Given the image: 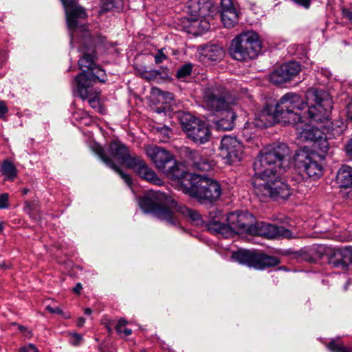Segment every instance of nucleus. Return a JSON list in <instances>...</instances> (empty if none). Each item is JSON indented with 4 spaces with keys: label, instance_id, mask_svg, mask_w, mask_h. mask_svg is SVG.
<instances>
[{
    "label": "nucleus",
    "instance_id": "15",
    "mask_svg": "<svg viewBox=\"0 0 352 352\" xmlns=\"http://www.w3.org/2000/svg\"><path fill=\"white\" fill-rule=\"evenodd\" d=\"M301 71V65L295 61L283 64L274 69L270 76V80L276 85H283L293 80Z\"/></svg>",
    "mask_w": 352,
    "mask_h": 352
},
{
    "label": "nucleus",
    "instance_id": "8",
    "mask_svg": "<svg viewBox=\"0 0 352 352\" xmlns=\"http://www.w3.org/2000/svg\"><path fill=\"white\" fill-rule=\"evenodd\" d=\"M261 48V41L257 33L248 31L241 33L232 40L229 52L235 60L247 61L256 58Z\"/></svg>",
    "mask_w": 352,
    "mask_h": 352
},
{
    "label": "nucleus",
    "instance_id": "12",
    "mask_svg": "<svg viewBox=\"0 0 352 352\" xmlns=\"http://www.w3.org/2000/svg\"><path fill=\"white\" fill-rule=\"evenodd\" d=\"M181 123L188 138L195 143L203 144L209 141L210 131L202 120L187 113L182 117Z\"/></svg>",
    "mask_w": 352,
    "mask_h": 352
},
{
    "label": "nucleus",
    "instance_id": "52",
    "mask_svg": "<svg viewBox=\"0 0 352 352\" xmlns=\"http://www.w3.org/2000/svg\"><path fill=\"white\" fill-rule=\"evenodd\" d=\"M17 327H18L19 330H20V331L25 330V329L23 326L18 325Z\"/></svg>",
    "mask_w": 352,
    "mask_h": 352
},
{
    "label": "nucleus",
    "instance_id": "40",
    "mask_svg": "<svg viewBox=\"0 0 352 352\" xmlns=\"http://www.w3.org/2000/svg\"><path fill=\"white\" fill-rule=\"evenodd\" d=\"M346 109L347 118L352 121V98L346 104Z\"/></svg>",
    "mask_w": 352,
    "mask_h": 352
},
{
    "label": "nucleus",
    "instance_id": "54",
    "mask_svg": "<svg viewBox=\"0 0 352 352\" xmlns=\"http://www.w3.org/2000/svg\"><path fill=\"white\" fill-rule=\"evenodd\" d=\"M349 285V281H347V282L346 283L345 285H344V290H346V289H347V287H348V285Z\"/></svg>",
    "mask_w": 352,
    "mask_h": 352
},
{
    "label": "nucleus",
    "instance_id": "55",
    "mask_svg": "<svg viewBox=\"0 0 352 352\" xmlns=\"http://www.w3.org/2000/svg\"><path fill=\"white\" fill-rule=\"evenodd\" d=\"M3 225L2 223H0V232L3 230Z\"/></svg>",
    "mask_w": 352,
    "mask_h": 352
},
{
    "label": "nucleus",
    "instance_id": "26",
    "mask_svg": "<svg viewBox=\"0 0 352 352\" xmlns=\"http://www.w3.org/2000/svg\"><path fill=\"white\" fill-rule=\"evenodd\" d=\"M222 113H226V117L218 120L215 122V126L219 131L232 130L234 126V120L236 118L235 112L233 111L232 107L230 110L223 111Z\"/></svg>",
    "mask_w": 352,
    "mask_h": 352
},
{
    "label": "nucleus",
    "instance_id": "39",
    "mask_svg": "<svg viewBox=\"0 0 352 352\" xmlns=\"http://www.w3.org/2000/svg\"><path fill=\"white\" fill-rule=\"evenodd\" d=\"M342 14L344 17L346 18L352 23V8H343L342 9Z\"/></svg>",
    "mask_w": 352,
    "mask_h": 352
},
{
    "label": "nucleus",
    "instance_id": "36",
    "mask_svg": "<svg viewBox=\"0 0 352 352\" xmlns=\"http://www.w3.org/2000/svg\"><path fill=\"white\" fill-rule=\"evenodd\" d=\"M155 72L153 70H144L140 73V76L147 80H155Z\"/></svg>",
    "mask_w": 352,
    "mask_h": 352
},
{
    "label": "nucleus",
    "instance_id": "44",
    "mask_svg": "<svg viewBox=\"0 0 352 352\" xmlns=\"http://www.w3.org/2000/svg\"><path fill=\"white\" fill-rule=\"evenodd\" d=\"M82 289V286L80 283H77L76 286L73 288V291L76 294H80L81 289Z\"/></svg>",
    "mask_w": 352,
    "mask_h": 352
},
{
    "label": "nucleus",
    "instance_id": "9",
    "mask_svg": "<svg viewBox=\"0 0 352 352\" xmlns=\"http://www.w3.org/2000/svg\"><path fill=\"white\" fill-rule=\"evenodd\" d=\"M220 184L214 179L197 175L189 186L186 187L185 193L196 199L201 204L213 203L221 195Z\"/></svg>",
    "mask_w": 352,
    "mask_h": 352
},
{
    "label": "nucleus",
    "instance_id": "22",
    "mask_svg": "<svg viewBox=\"0 0 352 352\" xmlns=\"http://www.w3.org/2000/svg\"><path fill=\"white\" fill-rule=\"evenodd\" d=\"M182 152L191 162V165L195 170L208 171L211 169L212 162L208 158L201 155L197 151L189 147H184Z\"/></svg>",
    "mask_w": 352,
    "mask_h": 352
},
{
    "label": "nucleus",
    "instance_id": "45",
    "mask_svg": "<svg viewBox=\"0 0 352 352\" xmlns=\"http://www.w3.org/2000/svg\"><path fill=\"white\" fill-rule=\"evenodd\" d=\"M85 322V319L84 318L81 317V318H78V320L77 321V327L79 328L82 327Z\"/></svg>",
    "mask_w": 352,
    "mask_h": 352
},
{
    "label": "nucleus",
    "instance_id": "19",
    "mask_svg": "<svg viewBox=\"0 0 352 352\" xmlns=\"http://www.w3.org/2000/svg\"><path fill=\"white\" fill-rule=\"evenodd\" d=\"M219 12L225 27L230 28L237 23L239 12L234 6L232 0H221Z\"/></svg>",
    "mask_w": 352,
    "mask_h": 352
},
{
    "label": "nucleus",
    "instance_id": "27",
    "mask_svg": "<svg viewBox=\"0 0 352 352\" xmlns=\"http://www.w3.org/2000/svg\"><path fill=\"white\" fill-rule=\"evenodd\" d=\"M337 181L342 188L352 187V168L347 165L342 166L337 173Z\"/></svg>",
    "mask_w": 352,
    "mask_h": 352
},
{
    "label": "nucleus",
    "instance_id": "41",
    "mask_svg": "<svg viewBox=\"0 0 352 352\" xmlns=\"http://www.w3.org/2000/svg\"><path fill=\"white\" fill-rule=\"evenodd\" d=\"M127 323H128V322L126 320H124L123 318H120L118 321V322H117V324H116V325L115 327V329L116 330H120L122 327L126 326L127 324Z\"/></svg>",
    "mask_w": 352,
    "mask_h": 352
},
{
    "label": "nucleus",
    "instance_id": "34",
    "mask_svg": "<svg viewBox=\"0 0 352 352\" xmlns=\"http://www.w3.org/2000/svg\"><path fill=\"white\" fill-rule=\"evenodd\" d=\"M154 58L155 63L159 64L166 60L167 58V56L164 54V49H160L155 54Z\"/></svg>",
    "mask_w": 352,
    "mask_h": 352
},
{
    "label": "nucleus",
    "instance_id": "46",
    "mask_svg": "<svg viewBox=\"0 0 352 352\" xmlns=\"http://www.w3.org/2000/svg\"><path fill=\"white\" fill-rule=\"evenodd\" d=\"M349 256L350 263L352 265V248H347Z\"/></svg>",
    "mask_w": 352,
    "mask_h": 352
},
{
    "label": "nucleus",
    "instance_id": "13",
    "mask_svg": "<svg viewBox=\"0 0 352 352\" xmlns=\"http://www.w3.org/2000/svg\"><path fill=\"white\" fill-rule=\"evenodd\" d=\"M314 153L300 151L296 153L294 161L301 174L313 181L318 179L323 175L322 166L315 159Z\"/></svg>",
    "mask_w": 352,
    "mask_h": 352
},
{
    "label": "nucleus",
    "instance_id": "17",
    "mask_svg": "<svg viewBox=\"0 0 352 352\" xmlns=\"http://www.w3.org/2000/svg\"><path fill=\"white\" fill-rule=\"evenodd\" d=\"M146 153L155 167L163 173L170 164L175 163L173 155L161 147L148 146L146 148Z\"/></svg>",
    "mask_w": 352,
    "mask_h": 352
},
{
    "label": "nucleus",
    "instance_id": "53",
    "mask_svg": "<svg viewBox=\"0 0 352 352\" xmlns=\"http://www.w3.org/2000/svg\"><path fill=\"white\" fill-rule=\"evenodd\" d=\"M28 191H29V190H28V189H27V188H24V189L23 190V193L24 195H25V194H27V193L28 192Z\"/></svg>",
    "mask_w": 352,
    "mask_h": 352
},
{
    "label": "nucleus",
    "instance_id": "5",
    "mask_svg": "<svg viewBox=\"0 0 352 352\" xmlns=\"http://www.w3.org/2000/svg\"><path fill=\"white\" fill-rule=\"evenodd\" d=\"M139 205L145 213H151L172 226L179 224L175 215V212L188 217L197 225L203 222L201 216L197 211L184 205H179L173 197L160 191L151 192L141 197Z\"/></svg>",
    "mask_w": 352,
    "mask_h": 352
},
{
    "label": "nucleus",
    "instance_id": "50",
    "mask_svg": "<svg viewBox=\"0 0 352 352\" xmlns=\"http://www.w3.org/2000/svg\"><path fill=\"white\" fill-rule=\"evenodd\" d=\"M120 333H123L124 336H129L131 334V331H118Z\"/></svg>",
    "mask_w": 352,
    "mask_h": 352
},
{
    "label": "nucleus",
    "instance_id": "23",
    "mask_svg": "<svg viewBox=\"0 0 352 352\" xmlns=\"http://www.w3.org/2000/svg\"><path fill=\"white\" fill-rule=\"evenodd\" d=\"M97 80L100 82H104L107 78L106 74L103 69L95 67L94 69L90 72H87V73L81 72L78 74L75 78V82L76 85H80L81 83L82 86L90 87Z\"/></svg>",
    "mask_w": 352,
    "mask_h": 352
},
{
    "label": "nucleus",
    "instance_id": "33",
    "mask_svg": "<svg viewBox=\"0 0 352 352\" xmlns=\"http://www.w3.org/2000/svg\"><path fill=\"white\" fill-rule=\"evenodd\" d=\"M69 337L70 343L74 346L79 345L82 340V336L76 331H71L69 333Z\"/></svg>",
    "mask_w": 352,
    "mask_h": 352
},
{
    "label": "nucleus",
    "instance_id": "14",
    "mask_svg": "<svg viewBox=\"0 0 352 352\" xmlns=\"http://www.w3.org/2000/svg\"><path fill=\"white\" fill-rule=\"evenodd\" d=\"M221 155L228 164H233L241 160L243 153V145L235 138L224 136L221 142Z\"/></svg>",
    "mask_w": 352,
    "mask_h": 352
},
{
    "label": "nucleus",
    "instance_id": "35",
    "mask_svg": "<svg viewBox=\"0 0 352 352\" xmlns=\"http://www.w3.org/2000/svg\"><path fill=\"white\" fill-rule=\"evenodd\" d=\"M9 195L8 193H3L0 195V209L8 208Z\"/></svg>",
    "mask_w": 352,
    "mask_h": 352
},
{
    "label": "nucleus",
    "instance_id": "47",
    "mask_svg": "<svg viewBox=\"0 0 352 352\" xmlns=\"http://www.w3.org/2000/svg\"><path fill=\"white\" fill-rule=\"evenodd\" d=\"M84 313H85V314L89 316V315L91 314L92 310L90 308H86L84 310Z\"/></svg>",
    "mask_w": 352,
    "mask_h": 352
},
{
    "label": "nucleus",
    "instance_id": "6",
    "mask_svg": "<svg viewBox=\"0 0 352 352\" xmlns=\"http://www.w3.org/2000/svg\"><path fill=\"white\" fill-rule=\"evenodd\" d=\"M209 221L206 223L208 230L217 235L229 238L235 233L247 232L252 234V228H254V217L248 211L230 212L226 220L228 224L222 222L223 219L221 210L214 208L209 212Z\"/></svg>",
    "mask_w": 352,
    "mask_h": 352
},
{
    "label": "nucleus",
    "instance_id": "20",
    "mask_svg": "<svg viewBox=\"0 0 352 352\" xmlns=\"http://www.w3.org/2000/svg\"><path fill=\"white\" fill-rule=\"evenodd\" d=\"M212 3L208 0H189L186 3V12L192 18H206L211 12Z\"/></svg>",
    "mask_w": 352,
    "mask_h": 352
},
{
    "label": "nucleus",
    "instance_id": "42",
    "mask_svg": "<svg viewBox=\"0 0 352 352\" xmlns=\"http://www.w3.org/2000/svg\"><path fill=\"white\" fill-rule=\"evenodd\" d=\"M347 155L352 159V139H351L345 146Z\"/></svg>",
    "mask_w": 352,
    "mask_h": 352
},
{
    "label": "nucleus",
    "instance_id": "37",
    "mask_svg": "<svg viewBox=\"0 0 352 352\" xmlns=\"http://www.w3.org/2000/svg\"><path fill=\"white\" fill-rule=\"evenodd\" d=\"M19 352H38V350L34 344H30L21 347Z\"/></svg>",
    "mask_w": 352,
    "mask_h": 352
},
{
    "label": "nucleus",
    "instance_id": "28",
    "mask_svg": "<svg viewBox=\"0 0 352 352\" xmlns=\"http://www.w3.org/2000/svg\"><path fill=\"white\" fill-rule=\"evenodd\" d=\"M0 171L6 179L13 181L17 176V169L13 162L8 160L2 162Z\"/></svg>",
    "mask_w": 352,
    "mask_h": 352
},
{
    "label": "nucleus",
    "instance_id": "30",
    "mask_svg": "<svg viewBox=\"0 0 352 352\" xmlns=\"http://www.w3.org/2000/svg\"><path fill=\"white\" fill-rule=\"evenodd\" d=\"M124 6L123 0H103L102 2L101 11H116L120 12Z\"/></svg>",
    "mask_w": 352,
    "mask_h": 352
},
{
    "label": "nucleus",
    "instance_id": "7",
    "mask_svg": "<svg viewBox=\"0 0 352 352\" xmlns=\"http://www.w3.org/2000/svg\"><path fill=\"white\" fill-rule=\"evenodd\" d=\"M236 98L220 84H208L202 91V106L212 113L230 110L236 104Z\"/></svg>",
    "mask_w": 352,
    "mask_h": 352
},
{
    "label": "nucleus",
    "instance_id": "2",
    "mask_svg": "<svg viewBox=\"0 0 352 352\" xmlns=\"http://www.w3.org/2000/svg\"><path fill=\"white\" fill-rule=\"evenodd\" d=\"M288 155L287 146L280 144L261 151L254 162V192L262 201L266 198L286 199L291 195L288 185L278 179L279 175L289 167Z\"/></svg>",
    "mask_w": 352,
    "mask_h": 352
},
{
    "label": "nucleus",
    "instance_id": "21",
    "mask_svg": "<svg viewBox=\"0 0 352 352\" xmlns=\"http://www.w3.org/2000/svg\"><path fill=\"white\" fill-rule=\"evenodd\" d=\"M199 58L204 63L218 61L224 56L223 49L216 44L201 45L197 48Z\"/></svg>",
    "mask_w": 352,
    "mask_h": 352
},
{
    "label": "nucleus",
    "instance_id": "43",
    "mask_svg": "<svg viewBox=\"0 0 352 352\" xmlns=\"http://www.w3.org/2000/svg\"><path fill=\"white\" fill-rule=\"evenodd\" d=\"M50 313L57 314H63V311L59 307H52L47 306L46 308Z\"/></svg>",
    "mask_w": 352,
    "mask_h": 352
},
{
    "label": "nucleus",
    "instance_id": "11",
    "mask_svg": "<svg viewBox=\"0 0 352 352\" xmlns=\"http://www.w3.org/2000/svg\"><path fill=\"white\" fill-rule=\"evenodd\" d=\"M232 258L240 264L256 270H263L266 267L276 266L279 263V259L276 256L248 250L234 252Z\"/></svg>",
    "mask_w": 352,
    "mask_h": 352
},
{
    "label": "nucleus",
    "instance_id": "56",
    "mask_svg": "<svg viewBox=\"0 0 352 352\" xmlns=\"http://www.w3.org/2000/svg\"><path fill=\"white\" fill-rule=\"evenodd\" d=\"M342 129H340V130L338 131V133H342Z\"/></svg>",
    "mask_w": 352,
    "mask_h": 352
},
{
    "label": "nucleus",
    "instance_id": "51",
    "mask_svg": "<svg viewBox=\"0 0 352 352\" xmlns=\"http://www.w3.org/2000/svg\"><path fill=\"white\" fill-rule=\"evenodd\" d=\"M168 98H170V99H173V94H170V93H168Z\"/></svg>",
    "mask_w": 352,
    "mask_h": 352
},
{
    "label": "nucleus",
    "instance_id": "3",
    "mask_svg": "<svg viewBox=\"0 0 352 352\" xmlns=\"http://www.w3.org/2000/svg\"><path fill=\"white\" fill-rule=\"evenodd\" d=\"M108 153L109 156L104 153L102 148H98L97 150V154L101 160L117 173L129 187H131L132 184L130 175L124 173L120 168L117 166L113 160L133 169L142 179L151 184L157 186H161L163 184L162 180L140 157L131 155L128 148L120 141L114 140L110 143Z\"/></svg>",
    "mask_w": 352,
    "mask_h": 352
},
{
    "label": "nucleus",
    "instance_id": "49",
    "mask_svg": "<svg viewBox=\"0 0 352 352\" xmlns=\"http://www.w3.org/2000/svg\"><path fill=\"white\" fill-rule=\"evenodd\" d=\"M322 72H323V74L325 75L328 78H329L330 76L331 75V72L329 71H327V70H324Z\"/></svg>",
    "mask_w": 352,
    "mask_h": 352
},
{
    "label": "nucleus",
    "instance_id": "24",
    "mask_svg": "<svg viewBox=\"0 0 352 352\" xmlns=\"http://www.w3.org/2000/svg\"><path fill=\"white\" fill-rule=\"evenodd\" d=\"M347 248L335 249L332 251L329 263L334 267L347 270L351 265Z\"/></svg>",
    "mask_w": 352,
    "mask_h": 352
},
{
    "label": "nucleus",
    "instance_id": "32",
    "mask_svg": "<svg viewBox=\"0 0 352 352\" xmlns=\"http://www.w3.org/2000/svg\"><path fill=\"white\" fill-rule=\"evenodd\" d=\"M192 65L191 64H186L182 66L177 72V78L179 79L184 78L190 75Z\"/></svg>",
    "mask_w": 352,
    "mask_h": 352
},
{
    "label": "nucleus",
    "instance_id": "16",
    "mask_svg": "<svg viewBox=\"0 0 352 352\" xmlns=\"http://www.w3.org/2000/svg\"><path fill=\"white\" fill-rule=\"evenodd\" d=\"M252 235L264 236L267 239L292 238V232L283 226L267 223L265 222H256L254 228H252Z\"/></svg>",
    "mask_w": 352,
    "mask_h": 352
},
{
    "label": "nucleus",
    "instance_id": "10",
    "mask_svg": "<svg viewBox=\"0 0 352 352\" xmlns=\"http://www.w3.org/2000/svg\"><path fill=\"white\" fill-rule=\"evenodd\" d=\"M307 120H309L310 123L318 122L311 121L309 118H304L298 121V124H293L296 126V129L298 131V138L302 141L311 142L314 143V147L316 149H318L322 153L327 152L329 148L327 135L317 127L307 124L305 123ZM320 122L322 123V122Z\"/></svg>",
    "mask_w": 352,
    "mask_h": 352
},
{
    "label": "nucleus",
    "instance_id": "4",
    "mask_svg": "<svg viewBox=\"0 0 352 352\" xmlns=\"http://www.w3.org/2000/svg\"><path fill=\"white\" fill-rule=\"evenodd\" d=\"M64 6L68 29L70 32V43L74 45L75 36L78 31L82 32L80 47V51L82 56L78 60L79 68L82 72H90L96 67L95 55L94 48L97 45V41L94 39L90 33L86 30L85 26L80 22V19H85L87 14L85 9L77 5L76 0H61Z\"/></svg>",
    "mask_w": 352,
    "mask_h": 352
},
{
    "label": "nucleus",
    "instance_id": "38",
    "mask_svg": "<svg viewBox=\"0 0 352 352\" xmlns=\"http://www.w3.org/2000/svg\"><path fill=\"white\" fill-rule=\"evenodd\" d=\"M8 109L6 104V102L3 100H0V118H4L5 115L8 113Z\"/></svg>",
    "mask_w": 352,
    "mask_h": 352
},
{
    "label": "nucleus",
    "instance_id": "1",
    "mask_svg": "<svg viewBox=\"0 0 352 352\" xmlns=\"http://www.w3.org/2000/svg\"><path fill=\"white\" fill-rule=\"evenodd\" d=\"M306 99L307 102L298 94H285L275 107H264L255 125L267 127L274 122L293 125L304 118L316 122L329 119L333 102L328 93L311 88L306 92Z\"/></svg>",
    "mask_w": 352,
    "mask_h": 352
},
{
    "label": "nucleus",
    "instance_id": "29",
    "mask_svg": "<svg viewBox=\"0 0 352 352\" xmlns=\"http://www.w3.org/2000/svg\"><path fill=\"white\" fill-rule=\"evenodd\" d=\"M190 26L192 28L197 29L193 33L195 34H201L210 29V23L206 18H191Z\"/></svg>",
    "mask_w": 352,
    "mask_h": 352
},
{
    "label": "nucleus",
    "instance_id": "18",
    "mask_svg": "<svg viewBox=\"0 0 352 352\" xmlns=\"http://www.w3.org/2000/svg\"><path fill=\"white\" fill-rule=\"evenodd\" d=\"M164 173L173 180H177L183 186V191L185 192L186 187L191 185L192 180L197 175H193L185 170L184 166L175 160V163L170 164Z\"/></svg>",
    "mask_w": 352,
    "mask_h": 352
},
{
    "label": "nucleus",
    "instance_id": "48",
    "mask_svg": "<svg viewBox=\"0 0 352 352\" xmlns=\"http://www.w3.org/2000/svg\"><path fill=\"white\" fill-rule=\"evenodd\" d=\"M155 74V78L156 79L159 76L161 75V72L160 70H153Z\"/></svg>",
    "mask_w": 352,
    "mask_h": 352
},
{
    "label": "nucleus",
    "instance_id": "25",
    "mask_svg": "<svg viewBox=\"0 0 352 352\" xmlns=\"http://www.w3.org/2000/svg\"><path fill=\"white\" fill-rule=\"evenodd\" d=\"M76 86L78 92L82 100H87L89 106L96 111L102 113V107L100 104L99 98L96 95L89 91L88 89L89 87L82 86L81 83L80 85Z\"/></svg>",
    "mask_w": 352,
    "mask_h": 352
},
{
    "label": "nucleus",
    "instance_id": "31",
    "mask_svg": "<svg viewBox=\"0 0 352 352\" xmlns=\"http://www.w3.org/2000/svg\"><path fill=\"white\" fill-rule=\"evenodd\" d=\"M327 348L331 352H352V347H349L343 344L340 339H334L327 345Z\"/></svg>",
    "mask_w": 352,
    "mask_h": 352
}]
</instances>
